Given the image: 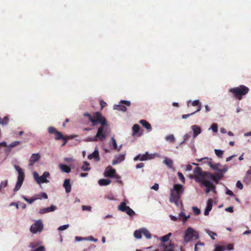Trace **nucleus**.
Instances as JSON below:
<instances>
[{
    "label": "nucleus",
    "instance_id": "36",
    "mask_svg": "<svg viewBox=\"0 0 251 251\" xmlns=\"http://www.w3.org/2000/svg\"><path fill=\"white\" fill-rule=\"evenodd\" d=\"M166 140L170 142H174L175 139L173 134L169 135L168 136H167L165 137Z\"/></svg>",
    "mask_w": 251,
    "mask_h": 251
},
{
    "label": "nucleus",
    "instance_id": "42",
    "mask_svg": "<svg viewBox=\"0 0 251 251\" xmlns=\"http://www.w3.org/2000/svg\"><path fill=\"white\" fill-rule=\"evenodd\" d=\"M204 246V243L201 242H198L196 245L195 247V251H198L199 250V246Z\"/></svg>",
    "mask_w": 251,
    "mask_h": 251
},
{
    "label": "nucleus",
    "instance_id": "52",
    "mask_svg": "<svg viewBox=\"0 0 251 251\" xmlns=\"http://www.w3.org/2000/svg\"><path fill=\"white\" fill-rule=\"evenodd\" d=\"M92 209V207L90 206H87V205H82V209L83 210H88V211H91Z\"/></svg>",
    "mask_w": 251,
    "mask_h": 251
},
{
    "label": "nucleus",
    "instance_id": "58",
    "mask_svg": "<svg viewBox=\"0 0 251 251\" xmlns=\"http://www.w3.org/2000/svg\"><path fill=\"white\" fill-rule=\"evenodd\" d=\"M33 176H34V177L35 179L36 180V181L38 183V180H39V178L40 177L39 176V175H38V174L37 172H34Z\"/></svg>",
    "mask_w": 251,
    "mask_h": 251
},
{
    "label": "nucleus",
    "instance_id": "49",
    "mask_svg": "<svg viewBox=\"0 0 251 251\" xmlns=\"http://www.w3.org/2000/svg\"><path fill=\"white\" fill-rule=\"evenodd\" d=\"M207 233L208 234V235L211 237V238L213 239V240H214L215 239V238H214V236H216L217 234L216 233H215V232H213L212 231H208L207 232Z\"/></svg>",
    "mask_w": 251,
    "mask_h": 251
},
{
    "label": "nucleus",
    "instance_id": "51",
    "mask_svg": "<svg viewBox=\"0 0 251 251\" xmlns=\"http://www.w3.org/2000/svg\"><path fill=\"white\" fill-rule=\"evenodd\" d=\"M227 167L226 166H225L222 169H219V173L223 174V173L226 172L227 171Z\"/></svg>",
    "mask_w": 251,
    "mask_h": 251
},
{
    "label": "nucleus",
    "instance_id": "4",
    "mask_svg": "<svg viewBox=\"0 0 251 251\" xmlns=\"http://www.w3.org/2000/svg\"><path fill=\"white\" fill-rule=\"evenodd\" d=\"M249 91V89L244 85H240L239 87L231 88L229 90V92L233 93L234 96L239 100H241L242 96L247 94Z\"/></svg>",
    "mask_w": 251,
    "mask_h": 251
},
{
    "label": "nucleus",
    "instance_id": "44",
    "mask_svg": "<svg viewBox=\"0 0 251 251\" xmlns=\"http://www.w3.org/2000/svg\"><path fill=\"white\" fill-rule=\"evenodd\" d=\"M48 131L50 133L52 134L54 133V134L56 133V132L58 131L56 130V129L53 127V126H50L48 128Z\"/></svg>",
    "mask_w": 251,
    "mask_h": 251
},
{
    "label": "nucleus",
    "instance_id": "29",
    "mask_svg": "<svg viewBox=\"0 0 251 251\" xmlns=\"http://www.w3.org/2000/svg\"><path fill=\"white\" fill-rule=\"evenodd\" d=\"M142 234H143L147 239H151V234L146 228H142Z\"/></svg>",
    "mask_w": 251,
    "mask_h": 251
},
{
    "label": "nucleus",
    "instance_id": "18",
    "mask_svg": "<svg viewBox=\"0 0 251 251\" xmlns=\"http://www.w3.org/2000/svg\"><path fill=\"white\" fill-rule=\"evenodd\" d=\"M204 159L208 160V163L211 168L215 171H219V167L221 166V164L219 163H216L213 164L211 162V159L208 158H204Z\"/></svg>",
    "mask_w": 251,
    "mask_h": 251
},
{
    "label": "nucleus",
    "instance_id": "41",
    "mask_svg": "<svg viewBox=\"0 0 251 251\" xmlns=\"http://www.w3.org/2000/svg\"><path fill=\"white\" fill-rule=\"evenodd\" d=\"M20 144V141H14V142L11 143V144H10V145L8 146V148L9 149H11L12 148L15 147L19 145Z\"/></svg>",
    "mask_w": 251,
    "mask_h": 251
},
{
    "label": "nucleus",
    "instance_id": "17",
    "mask_svg": "<svg viewBox=\"0 0 251 251\" xmlns=\"http://www.w3.org/2000/svg\"><path fill=\"white\" fill-rule=\"evenodd\" d=\"M191 129L193 131L194 138L196 137L199 134H200L201 132V128L198 125H193L191 126Z\"/></svg>",
    "mask_w": 251,
    "mask_h": 251
},
{
    "label": "nucleus",
    "instance_id": "55",
    "mask_svg": "<svg viewBox=\"0 0 251 251\" xmlns=\"http://www.w3.org/2000/svg\"><path fill=\"white\" fill-rule=\"evenodd\" d=\"M226 248V250H228L229 251H231L233 250V245L230 244H228L227 246H225Z\"/></svg>",
    "mask_w": 251,
    "mask_h": 251
},
{
    "label": "nucleus",
    "instance_id": "14",
    "mask_svg": "<svg viewBox=\"0 0 251 251\" xmlns=\"http://www.w3.org/2000/svg\"><path fill=\"white\" fill-rule=\"evenodd\" d=\"M125 159V154H120L115 156V159L112 160V164L113 165L120 163L124 161Z\"/></svg>",
    "mask_w": 251,
    "mask_h": 251
},
{
    "label": "nucleus",
    "instance_id": "9",
    "mask_svg": "<svg viewBox=\"0 0 251 251\" xmlns=\"http://www.w3.org/2000/svg\"><path fill=\"white\" fill-rule=\"evenodd\" d=\"M118 209L121 211L126 212L129 216H132L135 214L134 211L128 206H127L125 202H122L118 206Z\"/></svg>",
    "mask_w": 251,
    "mask_h": 251
},
{
    "label": "nucleus",
    "instance_id": "57",
    "mask_svg": "<svg viewBox=\"0 0 251 251\" xmlns=\"http://www.w3.org/2000/svg\"><path fill=\"white\" fill-rule=\"evenodd\" d=\"M100 104L101 106V108L102 109L104 107H105L107 105L106 103L104 102L103 100H100Z\"/></svg>",
    "mask_w": 251,
    "mask_h": 251
},
{
    "label": "nucleus",
    "instance_id": "5",
    "mask_svg": "<svg viewBox=\"0 0 251 251\" xmlns=\"http://www.w3.org/2000/svg\"><path fill=\"white\" fill-rule=\"evenodd\" d=\"M14 168L18 173L17 181L13 190L14 192H16L21 187L25 179V175L22 169L19 166L15 165Z\"/></svg>",
    "mask_w": 251,
    "mask_h": 251
},
{
    "label": "nucleus",
    "instance_id": "19",
    "mask_svg": "<svg viewBox=\"0 0 251 251\" xmlns=\"http://www.w3.org/2000/svg\"><path fill=\"white\" fill-rule=\"evenodd\" d=\"M213 201L211 199H209L207 202V205L204 212V214L205 216L209 215V212L211 210L212 208Z\"/></svg>",
    "mask_w": 251,
    "mask_h": 251
},
{
    "label": "nucleus",
    "instance_id": "28",
    "mask_svg": "<svg viewBox=\"0 0 251 251\" xmlns=\"http://www.w3.org/2000/svg\"><path fill=\"white\" fill-rule=\"evenodd\" d=\"M192 105L195 106H198V108L197 110H196L195 112H198L200 111L201 110V104H200V101L199 100H195L192 102Z\"/></svg>",
    "mask_w": 251,
    "mask_h": 251
},
{
    "label": "nucleus",
    "instance_id": "35",
    "mask_svg": "<svg viewBox=\"0 0 251 251\" xmlns=\"http://www.w3.org/2000/svg\"><path fill=\"white\" fill-rule=\"evenodd\" d=\"M179 216L182 218L183 223H185L190 217L189 215L186 216L183 212H180L179 214Z\"/></svg>",
    "mask_w": 251,
    "mask_h": 251
},
{
    "label": "nucleus",
    "instance_id": "39",
    "mask_svg": "<svg viewBox=\"0 0 251 251\" xmlns=\"http://www.w3.org/2000/svg\"><path fill=\"white\" fill-rule=\"evenodd\" d=\"M215 152L216 155L219 157H222L223 156L224 151L221 150H215Z\"/></svg>",
    "mask_w": 251,
    "mask_h": 251
},
{
    "label": "nucleus",
    "instance_id": "45",
    "mask_svg": "<svg viewBox=\"0 0 251 251\" xmlns=\"http://www.w3.org/2000/svg\"><path fill=\"white\" fill-rule=\"evenodd\" d=\"M8 118L7 116H5L3 118V119L1 120V125H7L8 123Z\"/></svg>",
    "mask_w": 251,
    "mask_h": 251
},
{
    "label": "nucleus",
    "instance_id": "46",
    "mask_svg": "<svg viewBox=\"0 0 251 251\" xmlns=\"http://www.w3.org/2000/svg\"><path fill=\"white\" fill-rule=\"evenodd\" d=\"M193 212L196 215H198L201 213L200 210L197 207H193Z\"/></svg>",
    "mask_w": 251,
    "mask_h": 251
},
{
    "label": "nucleus",
    "instance_id": "22",
    "mask_svg": "<svg viewBox=\"0 0 251 251\" xmlns=\"http://www.w3.org/2000/svg\"><path fill=\"white\" fill-rule=\"evenodd\" d=\"M63 187L65 189L66 192L69 193L71 191V184L69 179H65L63 183Z\"/></svg>",
    "mask_w": 251,
    "mask_h": 251
},
{
    "label": "nucleus",
    "instance_id": "15",
    "mask_svg": "<svg viewBox=\"0 0 251 251\" xmlns=\"http://www.w3.org/2000/svg\"><path fill=\"white\" fill-rule=\"evenodd\" d=\"M88 158L89 159L93 158L96 161L100 160L99 152L97 148H95V151L92 154L88 156Z\"/></svg>",
    "mask_w": 251,
    "mask_h": 251
},
{
    "label": "nucleus",
    "instance_id": "60",
    "mask_svg": "<svg viewBox=\"0 0 251 251\" xmlns=\"http://www.w3.org/2000/svg\"><path fill=\"white\" fill-rule=\"evenodd\" d=\"M225 210L227 212H229L230 213H232L233 212V208L232 207L230 206L226 207L225 209Z\"/></svg>",
    "mask_w": 251,
    "mask_h": 251
},
{
    "label": "nucleus",
    "instance_id": "56",
    "mask_svg": "<svg viewBox=\"0 0 251 251\" xmlns=\"http://www.w3.org/2000/svg\"><path fill=\"white\" fill-rule=\"evenodd\" d=\"M31 251H45V249L43 246H40L35 250H32Z\"/></svg>",
    "mask_w": 251,
    "mask_h": 251
},
{
    "label": "nucleus",
    "instance_id": "21",
    "mask_svg": "<svg viewBox=\"0 0 251 251\" xmlns=\"http://www.w3.org/2000/svg\"><path fill=\"white\" fill-rule=\"evenodd\" d=\"M56 207L54 205H51L50 207L41 209L39 213L41 214H45L50 212L53 211L56 209Z\"/></svg>",
    "mask_w": 251,
    "mask_h": 251
},
{
    "label": "nucleus",
    "instance_id": "43",
    "mask_svg": "<svg viewBox=\"0 0 251 251\" xmlns=\"http://www.w3.org/2000/svg\"><path fill=\"white\" fill-rule=\"evenodd\" d=\"M226 248L223 246H217L214 251H224Z\"/></svg>",
    "mask_w": 251,
    "mask_h": 251
},
{
    "label": "nucleus",
    "instance_id": "54",
    "mask_svg": "<svg viewBox=\"0 0 251 251\" xmlns=\"http://www.w3.org/2000/svg\"><path fill=\"white\" fill-rule=\"evenodd\" d=\"M236 185L237 188H239L241 190L243 188V185L242 183L239 180H238L237 182Z\"/></svg>",
    "mask_w": 251,
    "mask_h": 251
},
{
    "label": "nucleus",
    "instance_id": "24",
    "mask_svg": "<svg viewBox=\"0 0 251 251\" xmlns=\"http://www.w3.org/2000/svg\"><path fill=\"white\" fill-rule=\"evenodd\" d=\"M111 181L108 179H101L99 180V184L100 186H106L110 184Z\"/></svg>",
    "mask_w": 251,
    "mask_h": 251
},
{
    "label": "nucleus",
    "instance_id": "37",
    "mask_svg": "<svg viewBox=\"0 0 251 251\" xmlns=\"http://www.w3.org/2000/svg\"><path fill=\"white\" fill-rule=\"evenodd\" d=\"M73 136H64V138L61 139V140H63L64 141L63 144L62 145V146H64V145H65L67 144L68 140L70 139H73Z\"/></svg>",
    "mask_w": 251,
    "mask_h": 251
},
{
    "label": "nucleus",
    "instance_id": "13",
    "mask_svg": "<svg viewBox=\"0 0 251 251\" xmlns=\"http://www.w3.org/2000/svg\"><path fill=\"white\" fill-rule=\"evenodd\" d=\"M49 176L50 173L48 172H45L43 174L39 177L38 183L41 184L48 182L49 181L47 179V178Z\"/></svg>",
    "mask_w": 251,
    "mask_h": 251
},
{
    "label": "nucleus",
    "instance_id": "23",
    "mask_svg": "<svg viewBox=\"0 0 251 251\" xmlns=\"http://www.w3.org/2000/svg\"><path fill=\"white\" fill-rule=\"evenodd\" d=\"M109 145L110 147L112 145L113 149L117 150L118 151H119L122 148V145L119 148H118L116 141L114 137L111 138V143H110Z\"/></svg>",
    "mask_w": 251,
    "mask_h": 251
},
{
    "label": "nucleus",
    "instance_id": "31",
    "mask_svg": "<svg viewBox=\"0 0 251 251\" xmlns=\"http://www.w3.org/2000/svg\"><path fill=\"white\" fill-rule=\"evenodd\" d=\"M171 236H172V233H169L167 235H166L163 237H161L160 238V240L163 242V243L166 242L169 240V238Z\"/></svg>",
    "mask_w": 251,
    "mask_h": 251
},
{
    "label": "nucleus",
    "instance_id": "61",
    "mask_svg": "<svg viewBox=\"0 0 251 251\" xmlns=\"http://www.w3.org/2000/svg\"><path fill=\"white\" fill-rule=\"evenodd\" d=\"M151 189L157 191L159 189V185L157 183H155L154 185L151 187Z\"/></svg>",
    "mask_w": 251,
    "mask_h": 251
},
{
    "label": "nucleus",
    "instance_id": "26",
    "mask_svg": "<svg viewBox=\"0 0 251 251\" xmlns=\"http://www.w3.org/2000/svg\"><path fill=\"white\" fill-rule=\"evenodd\" d=\"M163 163L168 166L169 168H173V163L172 160L170 158H166L164 161Z\"/></svg>",
    "mask_w": 251,
    "mask_h": 251
},
{
    "label": "nucleus",
    "instance_id": "8",
    "mask_svg": "<svg viewBox=\"0 0 251 251\" xmlns=\"http://www.w3.org/2000/svg\"><path fill=\"white\" fill-rule=\"evenodd\" d=\"M43 229V224L41 220L36 221L34 224H33L30 228V231L35 234L37 232H40Z\"/></svg>",
    "mask_w": 251,
    "mask_h": 251
},
{
    "label": "nucleus",
    "instance_id": "33",
    "mask_svg": "<svg viewBox=\"0 0 251 251\" xmlns=\"http://www.w3.org/2000/svg\"><path fill=\"white\" fill-rule=\"evenodd\" d=\"M54 138H55V139L56 140H61V139L64 138V136H63V134L61 132H60L58 131L55 134V137H54Z\"/></svg>",
    "mask_w": 251,
    "mask_h": 251
},
{
    "label": "nucleus",
    "instance_id": "34",
    "mask_svg": "<svg viewBox=\"0 0 251 251\" xmlns=\"http://www.w3.org/2000/svg\"><path fill=\"white\" fill-rule=\"evenodd\" d=\"M81 169L84 171H89L90 170L89 164L86 161L84 162V165L81 167Z\"/></svg>",
    "mask_w": 251,
    "mask_h": 251
},
{
    "label": "nucleus",
    "instance_id": "48",
    "mask_svg": "<svg viewBox=\"0 0 251 251\" xmlns=\"http://www.w3.org/2000/svg\"><path fill=\"white\" fill-rule=\"evenodd\" d=\"M211 129H212V130L214 132H217V131H218V126H217V124H213L211 125Z\"/></svg>",
    "mask_w": 251,
    "mask_h": 251
},
{
    "label": "nucleus",
    "instance_id": "47",
    "mask_svg": "<svg viewBox=\"0 0 251 251\" xmlns=\"http://www.w3.org/2000/svg\"><path fill=\"white\" fill-rule=\"evenodd\" d=\"M177 175H178V176L179 178L180 179V180L183 183H184V182H185V177H184V176L183 175V174L181 173L178 172Z\"/></svg>",
    "mask_w": 251,
    "mask_h": 251
},
{
    "label": "nucleus",
    "instance_id": "53",
    "mask_svg": "<svg viewBox=\"0 0 251 251\" xmlns=\"http://www.w3.org/2000/svg\"><path fill=\"white\" fill-rule=\"evenodd\" d=\"M195 113H196V112H192V113H191L190 114H188L183 115L182 116V118L183 119H185L188 118L189 117H190V116L193 115Z\"/></svg>",
    "mask_w": 251,
    "mask_h": 251
},
{
    "label": "nucleus",
    "instance_id": "50",
    "mask_svg": "<svg viewBox=\"0 0 251 251\" xmlns=\"http://www.w3.org/2000/svg\"><path fill=\"white\" fill-rule=\"evenodd\" d=\"M68 227H69V225H65L61 226L58 227V230L59 231L64 230L67 229V228H68Z\"/></svg>",
    "mask_w": 251,
    "mask_h": 251
},
{
    "label": "nucleus",
    "instance_id": "3",
    "mask_svg": "<svg viewBox=\"0 0 251 251\" xmlns=\"http://www.w3.org/2000/svg\"><path fill=\"white\" fill-rule=\"evenodd\" d=\"M184 189L183 186L179 184L174 185L173 188L171 190L170 201L174 203L176 206L179 205V201L181 195L183 194Z\"/></svg>",
    "mask_w": 251,
    "mask_h": 251
},
{
    "label": "nucleus",
    "instance_id": "38",
    "mask_svg": "<svg viewBox=\"0 0 251 251\" xmlns=\"http://www.w3.org/2000/svg\"><path fill=\"white\" fill-rule=\"evenodd\" d=\"M22 198L24 200H25L26 201L28 202L29 204H31L33 201H35L33 196L31 199H28V198H27L26 197H25V196H23Z\"/></svg>",
    "mask_w": 251,
    "mask_h": 251
},
{
    "label": "nucleus",
    "instance_id": "64",
    "mask_svg": "<svg viewBox=\"0 0 251 251\" xmlns=\"http://www.w3.org/2000/svg\"><path fill=\"white\" fill-rule=\"evenodd\" d=\"M190 137V136L188 134H186L184 135L183 138H184V141L185 142L186 140H187Z\"/></svg>",
    "mask_w": 251,
    "mask_h": 251
},
{
    "label": "nucleus",
    "instance_id": "10",
    "mask_svg": "<svg viewBox=\"0 0 251 251\" xmlns=\"http://www.w3.org/2000/svg\"><path fill=\"white\" fill-rule=\"evenodd\" d=\"M122 104H124L127 106H129L130 105V102L127 100H122L120 101V104H116L114 106V109L119 111L126 112L127 110V108L125 105Z\"/></svg>",
    "mask_w": 251,
    "mask_h": 251
},
{
    "label": "nucleus",
    "instance_id": "16",
    "mask_svg": "<svg viewBox=\"0 0 251 251\" xmlns=\"http://www.w3.org/2000/svg\"><path fill=\"white\" fill-rule=\"evenodd\" d=\"M40 157L41 156L39 153H33L29 159V165H33L36 162L40 159Z\"/></svg>",
    "mask_w": 251,
    "mask_h": 251
},
{
    "label": "nucleus",
    "instance_id": "11",
    "mask_svg": "<svg viewBox=\"0 0 251 251\" xmlns=\"http://www.w3.org/2000/svg\"><path fill=\"white\" fill-rule=\"evenodd\" d=\"M104 175L105 177L119 178V176L116 175V170L111 167H107L104 171Z\"/></svg>",
    "mask_w": 251,
    "mask_h": 251
},
{
    "label": "nucleus",
    "instance_id": "20",
    "mask_svg": "<svg viewBox=\"0 0 251 251\" xmlns=\"http://www.w3.org/2000/svg\"><path fill=\"white\" fill-rule=\"evenodd\" d=\"M160 247L164 248L163 251H174V247L173 244L170 243L168 246L165 245L164 243H161ZM154 251H160L159 250H155Z\"/></svg>",
    "mask_w": 251,
    "mask_h": 251
},
{
    "label": "nucleus",
    "instance_id": "25",
    "mask_svg": "<svg viewBox=\"0 0 251 251\" xmlns=\"http://www.w3.org/2000/svg\"><path fill=\"white\" fill-rule=\"evenodd\" d=\"M59 167H60V169L61 170V171L63 172L69 173L71 172L70 167L67 165H63V164H60Z\"/></svg>",
    "mask_w": 251,
    "mask_h": 251
},
{
    "label": "nucleus",
    "instance_id": "12",
    "mask_svg": "<svg viewBox=\"0 0 251 251\" xmlns=\"http://www.w3.org/2000/svg\"><path fill=\"white\" fill-rule=\"evenodd\" d=\"M152 158L153 157H152V156L151 154H150L148 153V152H146L144 154H140L136 156L134 158L133 160L135 161H137V160L145 161V160L152 159Z\"/></svg>",
    "mask_w": 251,
    "mask_h": 251
},
{
    "label": "nucleus",
    "instance_id": "27",
    "mask_svg": "<svg viewBox=\"0 0 251 251\" xmlns=\"http://www.w3.org/2000/svg\"><path fill=\"white\" fill-rule=\"evenodd\" d=\"M140 123L144 126L145 128L148 130H150L151 128V125L147 122L146 120H141L140 121Z\"/></svg>",
    "mask_w": 251,
    "mask_h": 251
},
{
    "label": "nucleus",
    "instance_id": "30",
    "mask_svg": "<svg viewBox=\"0 0 251 251\" xmlns=\"http://www.w3.org/2000/svg\"><path fill=\"white\" fill-rule=\"evenodd\" d=\"M142 234V228L139 230H136L134 232V236L136 238L140 239Z\"/></svg>",
    "mask_w": 251,
    "mask_h": 251
},
{
    "label": "nucleus",
    "instance_id": "62",
    "mask_svg": "<svg viewBox=\"0 0 251 251\" xmlns=\"http://www.w3.org/2000/svg\"><path fill=\"white\" fill-rule=\"evenodd\" d=\"M144 167V164L143 163H140L136 165V168L137 169L142 168Z\"/></svg>",
    "mask_w": 251,
    "mask_h": 251
},
{
    "label": "nucleus",
    "instance_id": "2",
    "mask_svg": "<svg viewBox=\"0 0 251 251\" xmlns=\"http://www.w3.org/2000/svg\"><path fill=\"white\" fill-rule=\"evenodd\" d=\"M194 175L195 181L201 183L202 185L206 187L205 193L208 194L211 190L215 192V186L212 184L211 181L204 176L202 174V170L200 167H196L194 170Z\"/></svg>",
    "mask_w": 251,
    "mask_h": 251
},
{
    "label": "nucleus",
    "instance_id": "6",
    "mask_svg": "<svg viewBox=\"0 0 251 251\" xmlns=\"http://www.w3.org/2000/svg\"><path fill=\"white\" fill-rule=\"evenodd\" d=\"M199 237L197 231H195L191 227H188L185 231L184 236V241L188 243L193 240H197Z\"/></svg>",
    "mask_w": 251,
    "mask_h": 251
},
{
    "label": "nucleus",
    "instance_id": "63",
    "mask_svg": "<svg viewBox=\"0 0 251 251\" xmlns=\"http://www.w3.org/2000/svg\"><path fill=\"white\" fill-rule=\"evenodd\" d=\"M226 193V194L229 195L231 196H235V195L234 194V193L229 189L227 190Z\"/></svg>",
    "mask_w": 251,
    "mask_h": 251
},
{
    "label": "nucleus",
    "instance_id": "40",
    "mask_svg": "<svg viewBox=\"0 0 251 251\" xmlns=\"http://www.w3.org/2000/svg\"><path fill=\"white\" fill-rule=\"evenodd\" d=\"M86 141L88 142H96L99 141V140L97 138L96 135H95L94 137L87 138Z\"/></svg>",
    "mask_w": 251,
    "mask_h": 251
},
{
    "label": "nucleus",
    "instance_id": "59",
    "mask_svg": "<svg viewBox=\"0 0 251 251\" xmlns=\"http://www.w3.org/2000/svg\"><path fill=\"white\" fill-rule=\"evenodd\" d=\"M34 198L35 199V200H41L42 199V196H41V193L39 194L35 195L33 196Z\"/></svg>",
    "mask_w": 251,
    "mask_h": 251
},
{
    "label": "nucleus",
    "instance_id": "7",
    "mask_svg": "<svg viewBox=\"0 0 251 251\" xmlns=\"http://www.w3.org/2000/svg\"><path fill=\"white\" fill-rule=\"evenodd\" d=\"M202 174L203 175H204V176L206 178V179H208L210 181H211V180H214L216 183H218L219 181L224 176L223 174L220 173H215L213 175L211 173L207 172H203L202 171Z\"/></svg>",
    "mask_w": 251,
    "mask_h": 251
},
{
    "label": "nucleus",
    "instance_id": "32",
    "mask_svg": "<svg viewBox=\"0 0 251 251\" xmlns=\"http://www.w3.org/2000/svg\"><path fill=\"white\" fill-rule=\"evenodd\" d=\"M139 129H140V127L138 125H137V124L134 125L132 127V130H133L132 135H136L137 134V133L139 132Z\"/></svg>",
    "mask_w": 251,
    "mask_h": 251
},
{
    "label": "nucleus",
    "instance_id": "1",
    "mask_svg": "<svg viewBox=\"0 0 251 251\" xmlns=\"http://www.w3.org/2000/svg\"><path fill=\"white\" fill-rule=\"evenodd\" d=\"M84 116L88 118L89 120L93 124V126L97 125L98 124L101 125L98 128L96 135L100 141L105 140L107 136L106 127L107 122L105 118L99 112L94 113L93 116L88 113H85Z\"/></svg>",
    "mask_w": 251,
    "mask_h": 251
}]
</instances>
